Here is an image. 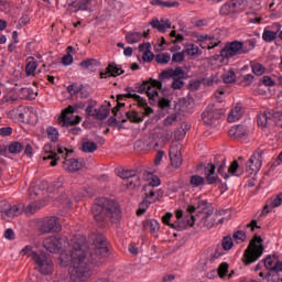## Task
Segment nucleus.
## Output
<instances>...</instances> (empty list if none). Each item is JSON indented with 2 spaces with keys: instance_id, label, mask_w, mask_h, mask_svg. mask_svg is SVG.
<instances>
[{
  "instance_id": "nucleus-51",
  "label": "nucleus",
  "mask_w": 282,
  "mask_h": 282,
  "mask_svg": "<svg viewBox=\"0 0 282 282\" xmlns=\"http://www.w3.org/2000/svg\"><path fill=\"white\" fill-rule=\"evenodd\" d=\"M251 69L256 74V76H263L265 74V66L260 63L253 64L251 66Z\"/></svg>"
},
{
  "instance_id": "nucleus-8",
  "label": "nucleus",
  "mask_w": 282,
  "mask_h": 282,
  "mask_svg": "<svg viewBox=\"0 0 282 282\" xmlns=\"http://www.w3.org/2000/svg\"><path fill=\"white\" fill-rule=\"evenodd\" d=\"M135 89L139 94H147L149 100H151V102H155L160 96L158 90L162 89V82L151 78L142 84H137Z\"/></svg>"
},
{
  "instance_id": "nucleus-49",
  "label": "nucleus",
  "mask_w": 282,
  "mask_h": 282,
  "mask_svg": "<svg viewBox=\"0 0 282 282\" xmlns=\"http://www.w3.org/2000/svg\"><path fill=\"white\" fill-rule=\"evenodd\" d=\"M39 67V64L34 61L28 62L25 66V74L26 76H34L36 69Z\"/></svg>"
},
{
  "instance_id": "nucleus-28",
  "label": "nucleus",
  "mask_w": 282,
  "mask_h": 282,
  "mask_svg": "<svg viewBox=\"0 0 282 282\" xmlns=\"http://www.w3.org/2000/svg\"><path fill=\"white\" fill-rule=\"evenodd\" d=\"M148 36H149V31H147L144 33H141V32H130V33H127L126 41L130 45H133L135 43H140V41H142V39L148 37Z\"/></svg>"
},
{
  "instance_id": "nucleus-42",
  "label": "nucleus",
  "mask_w": 282,
  "mask_h": 282,
  "mask_svg": "<svg viewBox=\"0 0 282 282\" xmlns=\"http://www.w3.org/2000/svg\"><path fill=\"white\" fill-rule=\"evenodd\" d=\"M137 174L135 170H124V169H118L117 175L121 177V180H129Z\"/></svg>"
},
{
  "instance_id": "nucleus-27",
  "label": "nucleus",
  "mask_w": 282,
  "mask_h": 282,
  "mask_svg": "<svg viewBox=\"0 0 282 282\" xmlns=\"http://www.w3.org/2000/svg\"><path fill=\"white\" fill-rule=\"evenodd\" d=\"M197 219H199V224L204 226V228L208 229L213 228V226L217 224V219H215V216H213V212L197 216Z\"/></svg>"
},
{
  "instance_id": "nucleus-43",
  "label": "nucleus",
  "mask_w": 282,
  "mask_h": 282,
  "mask_svg": "<svg viewBox=\"0 0 282 282\" xmlns=\"http://www.w3.org/2000/svg\"><path fill=\"white\" fill-rule=\"evenodd\" d=\"M278 33L274 31H270L268 29H264L262 33V39L265 41V43H272V41H276Z\"/></svg>"
},
{
  "instance_id": "nucleus-40",
  "label": "nucleus",
  "mask_w": 282,
  "mask_h": 282,
  "mask_svg": "<svg viewBox=\"0 0 282 282\" xmlns=\"http://www.w3.org/2000/svg\"><path fill=\"white\" fill-rule=\"evenodd\" d=\"M82 151L84 153H94V151H98V145L94 141H85L82 144Z\"/></svg>"
},
{
  "instance_id": "nucleus-9",
  "label": "nucleus",
  "mask_w": 282,
  "mask_h": 282,
  "mask_svg": "<svg viewBox=\"0 0 282 282\" xmlns=\"http://www.w3.org/2000/svg\"><path fill=\"white\" fill-rule=\"evenodd\" d=\"M144 198L137 210V215H144L147 213V208L164 197V189H151V187H143Z\"/></svg>"
},
{
  "instance_id": "nucleus-60",
  "label": "nucleus",
  "mask_w": 282,
  "mask_h": 282,
  "mask_svg": "<svg viewBox=\"0 0 282 282\" xmlns=\"http://www.w3.org/2000/svg\"><path fill=\"white\" fill-rule=\"evenodd\" d=\"M175 122H177V116L171 115L164 119L163 124H164V127H173V124H175Z\"/></svg>"
},
{
  "instance_id": "nucleus-26",
  "label": "nucleus",
  "mask_w": 282,
  "mask_h": 282,
  "mask_svg": "<svg viewBox=\"0 0 282 282\" xmlns=\"http://www.w3.org/2000/svg\"><path fill=\"white\" fill-rule=\"evenodd\" d=\"M144 180H145V182H148V184H145L143 186V188L150 187V191H153V188H155L162 184V181L158 177V175H155L151 172H147L144 174Z\"/></svg>"
},
{
  "instance_id": "nucleus-12",
  "label": "nucleus",
  "mask_w": 282,
  "mask_h": 282,
  "mask_svg": "<svg viewBox=\"0 0 282 282\" xmlns=\"http://www.w3.org/2000/svg\"><path fill=\"white\" fill-rule=\"evenodd\" d=\"M197 210V217H202V215H206L208 213H213L210 208L208 207V200H198L197 202V207L189 205L187 206V213H189V216H187L186 221L187 226H195V221H197V218L193 216V213Z\"/></svg>"
},
{
  "instance_id": "nucleus-48",
  "label": "nucleus",
  "mask_w": 282,
  "mask_h": 282,
  "mask_svg": "<svg viewBox=\"0 0 282 282\" xmlns=\"http://www.w3.org/2000/svg\"><path fill=\"white\" fill-rule=\"evenodd\" d=\"M145 227L149 228L152 235H155L160 230V223L155 219L148 220Z\"/></svg>"
},
{
  "instance_id": "nucleus-62",
  "label": "nucleus",
  "mask_w": 282,
  "mask_h": 282,
  "mask_svg": "<svg viewBox=\"0 0 282 282\" xmlns=\"http://www.w3.org/2000/svg\"><path fill=\"white\" fill-rule=\"evenodd\" d=\"M269 202L271 203L273 208H279V206H281L282 204V193H280L276 197L271 198Z\"/></svg>"
},
{
  "instance_id": "nucleus-57",
  "label": "nucleus",
  "mask_w": 282,
  "mask_h": 282,
  "mask_svg": "<svg viewBox=\"0 0 282 282\" xmlns=\"http://www.w3.org/2000/svg\"><path fill=\"white\" fill-rule=\"evenodd\" d=\"M173 218V214L171 213H166L163 217H162V221L163 224H165V226H171L172 228H177V223L171 224V219Z\"/></svg>"
},
{
  "instance_id": "nucleus-52",
  "label": "nucleus",
  "mask_w": 282,
  "mask_h": 282,
  "mask_svg": "<svg viewBox=\"0 0 282 282\" xmlns=\"http://www.w3.org/2000/svg\"><path fill=\"white\" fill-rule=\"evenodd\" d=\"M22 94L24 95L23 98L26 100H35L36 93L32 88H22Z\"/></svg>"
},
{
  "instance_id": "nucleus-50",
  "label": "nucleus",
  "mask_w": 282,
  "mask_h": 282,
  "mask_svg": "<svg viewBox=\"0 0 282 282\" xmlns=\"http://www.w3.org/2000/svg\"><path fill=\"white\" fill-rule=\"evenodd\" d=\"M127 118L128 120H130V122H135V123L144 122V117L138 116L137 111L127 112Z\"/></svg>"
},
{
  "instance_id": "nucleus-30",
  "label": "nucleus",
  "mask_w": 282,
  "mask_h": 282,
  "mask_svg": "<svg viewBox=\"0 0 282 282\" xmlns=\"http://www.w3.org/2000/svg\"><path fill=\"white\" fill-rule=\"evenodd\" d=\"M241 116H243V110L241 109V106L237 105L234 109H231L227 120L228 122H237V120L241 119Z\"/></svg>"
},
{
  "instance_id": "nucleus-16",
  "label": "nucleus",
  "mask_w": 282,
  "mask_h": 282,
  "mask_svg": "<svg viewBox=\"0 0 282 282\" xmlns=\"http://www.w3.org/2000/svg\"><path fill=\"white\" fill-rule=\"evenodd\" d=\"M96 3H98V0H79L77 2H73L69 6V10L70 12H94Z\"/></svg>"
},
{
  "instance_id": "nucleus-14",
  "label": "nucleus",
  "mask_w": 282,
  "mask_h": 282,
  "mask_svg": "<svg viewBox=\"0 0 282 282\" xmlns=\"http://www.w3.org/2000/svg\"><path fill=\"white\" fill-rule=\"evenodd\" d=\"M246 10V0H231L220 8V14L224 17H232Z\"/></svg>"
},
{
  "instance_id": "nucleus-64",
  "label": "nucleus",
  "mask_w": 282,
  "mask_h": 282,
  "mask_svg": "<svg viewBox=\"0 0 282 282\" xmlns=\"http://www.w3.org/2000/svg\"><path fill=\"white\" fill-rule=\"evenodd\" d=\"M267 278H268V282H281L282 281L279 273H272L270 271L267 274Z\"/></svg>"
},
{
  "instance_id": "nucleus-5",
  "label": "nucleus",
  "mask_w": 282,
  "mask_h": 282,
  "mask_svg": "<svg viewBox=\"0 0 282 282\" xmlns=\"http://www.w3.org/2000/svg\"><path fill=\"white\" fill-rule=\"evenodd\" d=\"M262 243H263V239H261V237H259V236H256L250 241L249 246L245 250L243 258H242L245 265H250V264L259 261V259H261V257L263 256V245Z\"/></svg>"
},
{
  "instance_id": "nucleus-23",
  "label": "nucleus",
  "mask_w": 282,
  "mask_h": 282,
  "mask_svg": "<svg viewBox=\"0 0 282 282\" xmlns=\"http://www.w3.org/2000/svg\"><path fill=\"white\" fill-rule=\"evenodd\" d=\"M197 41L202 47V50H213L217 47L218 43L215 42V37L208 35H199Z\"/></svg>"
},
{
  "instance_id": "nucleus-25",
  "label": "nucleus",
  "mask_w": 282,
  "mask_h": 282,
  "mask_svg": "<svg viewBox=\"0 0 282 282\" xmlns=\"http://www.w3.org/2000/svg\"><path fill=\"white\" fill-rule=\"evenodd\" d=\"M215 170L216 166L213 163H209L205 166V180L207 184H217V180H219V176H217Z\"/></svg>"
},
{
  "instance_id": "nucleus-4",
  "label": "nucleus",
  "mask_w": 282,
  "mask_h": 282,
  "mask_svg": "<svg viewBox=\"0 0 282 282\" xmlns=\"http://www.w3.org/2000/svg\"><path fill=\"white\" fill-rule=\"evenodd\" d=\"M254 47H257V40L254 39L247 40L245 42H227L225 46L221 48L219 56L220 58H223V61H230V58H235V56L250 54V52H252Z\"/></svg>"
},
{
  "instance_id": "nucleus-58",
  "label": "nucleus",
  "mask_w": 282,
  "mask_h": 282,
  "mask_svg": "<svg viewBox=\"0 0 282 282\" xmlns=\"http://www.w3.org/2000/svg\"><path fill=\"white\" fill-rule=\"evenodd\" d=\"M227 273H228V263L221 262L218 267V276L220 279H224V276H226Z\"/></svg>"
},
{
  "instance_id": "nucleus-45",
  "label": "nucleus",
  "mask_w": 282,
  "mask_h": 282,
  "mask_svg": "<svg viewBox=\"0 0 282 282\" xmlns=\"http://www.w3.org/2000/svg\"><path fill=\"white\" fill-rule=\"evenodd\" d=\"M156 63L160 65H166L171 63V54L170 53H160L155 56Z\"/></svg>"
},
{
  "instance_id": "nucleus-41",
  "label": "nucleus",
  "mask_w": 282,
  "mask_h": 282,
  "mask_svg": "<svg viewBox=\"0 0 282 282\" xmlns=\"http://www.w3.org/2000/svg\"><path fill=\"white\" fill-rule=\"evenodd\" d=\"M67 54L62 57V64L65 65V67L72 65L74 63V56L72 55V52H74L73 46H68L66 48Z\"/></svg>"
},
{
  "instance_id": "nucleus-55",
  "label": "nucleus",
  "mask_w": 282,
  "mask_h": 282,
  "mask_svg": "<svg viewBox=\"0 0 282 282\" xmlns=\"http://www.w3.org/2000/svg\"><path fill=\"white\" fill-rule=\"evenodd\" d=\"M217 171L219 175L224 177V180H228V177H230V174L226 172V160H223V162L218 165Z\"/></svg>"
},
{
  "instance_id": "nucleus-22",
  "label": "nucleus",
  "mask_w": 282,
  "mask_h": 282,
  "mask_svg": "<svg viewBox=\"0 0 282 282\" xmlns=\"http://www.w3.org/2000/svg\"><path fill=\"white\" fill-rule=\"evenodd\" d=\"M63 169L68 173H76V171H80L83 169V162L76 159H68V160L66 159L63 162Z\"/></svg>"
},
{
  "instance_id": "nucleus-59",
  "label": "nucleus",
  "mask_w": 282,
  "mask_h": 282,
  "mask_svg": "<svg viewBox=\"0 0 282 282\" xmlns=\"http://www.w3.org/2000/svg\"><path fill=\"white\" fill-rule=\"evenodd\" d=\"M30 23V15L24 14L20 18L19 23L17 24V29L21 30V28H25Z\"/></svg>"
},
{
  "instance_id": "nucleus-44",
  "label": "nucleus",
  "mask_w": 282,
  "mask_h": 282,
  "mask_svg": "<svg viewBox=\"0 0 282 282\" xmlns=\"http://www.w3.org/2000/svg\"><path fill=\"white\" fill-rule=\"evenodd\" d=\"M223 80L227 85L235 83V80H237V75H235V70L229 69V70L225 72V74L223 75Z\"/></svg>"
},
{
  "instance_id": "nucleus-33",
  "label": "nucleus",
  "mask_w": 282,
  "mask_h": 282,
  "mask_svg": "<svg viewBox=\"0 0 282 282\" xmlns=\"http://www.w3.org/2000/svg\"><path fill=\"white\" fill-rule=\"evenodd\" d=\"M228 173L235 177H241L243 175V167L239 166V161H234L228 169Z\"/></svg>"
},
{
  "instance_id": "nucleus-32",
  "label": "nucleus",
  "mask_w": 282,
  "mask_h": 282,
  "mask_svg": "<svg viewBox=\"0 0 282 282\" xmlns=\"http://www.w3.org/2000/svg\"><path fill=\"white\" fill-rule=\"evenodd\" d=\"M21 96L15 88L10 89L2 98V102H10L11 105L17 102Z\"/></svg>"
},
{
  "instance_id": "nucleus-13",
  "label": "nucleus",
  "mask_w": 282,
  "mask_h": 282,
  "mask_svg": "<svg viewBox=\"0 0 282 282\" xmlns=\"http://www.w3.org/2000/svg\"><path fill=\"white\" fill-rule=\"evenodd\" d=\"M224 113H226V109L220 108L219 104H213L207 106L206 110L202 113V118L205 124H213V122L219 120Z\"/></svg>"
},
{
  "instance_id": "nucleus-10",
  "label": "nucleus",
  "mask_w": 282,
  "mask_h": 282,
  "mask_svg": "<svg viewBox=\"0 0 282 282\" xmlns=\"http://www.w3.org/2000/svg\"><path fill=\"white\" fill-rule=\"evenodd\" d=\"M23 204H12L8 200L0 202V213L2 219H14L23 214Z\"/></svg>"
},
{
  "instance_id": "nucleus-7",
  "label": "nucleus",
  "mask_w": 282,
  "mask_h": 282,
  "mask_svg": "<svg viewBox=\"0 0 282 282\" xmlns=\"http://www.w3.org/2000/svg\"><path fill=\"white\" fill-rule=\"evenodd\" d=\"M37 230L41 235H52L54 232H61L63 226L61 219L56 216H46L39 220Z\"/></svg>"
},
{
  "instance_id": "nucleus-2",
  "label": "nucleus",
  "mask_w": 282,
  "mask_h": 282,
  "mask_svg": "<svg viewBox=\"0 0 282 282\" xmlns=\"http://www.w3.org/2000/svg\"><path fill=\"white\" fill-rule=\"evenodd\" d=\"M22 257L32 259L35 265V270L44 276H50L54 272V261L43 252L34 250V247L28 245L21 251Z\"/></svg>"
},
{
  "instance_id": "nucleus-39",
  "label": "nucleus",
  "mask_w": 282,
  "mask_h": 282,
  "mask_svg": "<svg viewBox=\"0 0 282 282\" xmlns=\"http://www.w3.org/2000/svg\"><path fill=\"white\" fill-rule=\"evenodd\" d=\"M109 117V109H107L105 106H101L97 109H95V117L96 120H105Z\"/></svg>"
},
{
  "instance_id": "nucleus-61",
  "label": "nucleus",
  "mask_w": 282,
  "mask_h": 282,
  "mask_svg": "<svg viewBox=\"0 0 282 282\" xmlns=\"http://www.w3.org/2000/svg\"><path fill=\"white\" fill-rule=\"evenodd\" d=\"M264 268H267V270H269V272H272V268H274V257L268 256L264 259Z\"/></svg>"
},
{
  "instance_id": "nucleus-37",
  "label": "nucleus",
  "mask_w": 282,
  "mask_h": 282,
  "mask_svg": "<svg viewBox=\"0 0 282 282\" xmlns=\"http://www.w3.org/2000/svg\"><path fill=\"white\" fill-rule=\"evenodd\" d=\"M259 10H261V8H257L254 9V11H248L247 12V17H248V21L250 23H253L256 25H260L261 21H263V19L261 17L257 15V12H259Z\"/></svg>"
},
{
  "instance_id": "nucleus-31",
  "label": "nucleus",
  "mask_w": 282,
  "mask_h": 282,
  "mask_svg": "<svg viewBox=\"0 0 282 282\" xmlns=\"http://www.w3.org/2000/svg\"><path fill=\"white\" fill-rule=\"evenodd\" d=\"M183 51L187 56H202V48L193 43L185 44V48Z\"/></svg>"
},
{
  "instance_id": "nucleus-35",
  "label": "nucleus",
  "mask_w": 282,
  "mask_h": 282,
  "mask_svg": "<svg viewBox=\"0 0 282 282\" xmlns=\"http://www.w3.org/2000/svg\"><path fill=\"white\" fill-rule=\"evenodd\" d=\"M205 183H206V178H204V176H200L198 174H194L189 178V184L192 188H199V186H204Z\"/></svg>"
},
{
  "instance_id": "nucleus-24",
  "label": "nucleus",
  "mask_w": 282,
  "mask_h": 282,
  "mask_svg": "<svg viewBox=\"0 0 282 282\" xmlns=\"http://www.w3.org/2000/svg\"><path fill=\"white\" fill-rule=\"evenodd\" d=\"M228 134L230 138L241 140V138H246V135H248V127L242 124L235 126L228 131Z\"/></svg>"
},
{
  "instance_id": "nucleus-38",
  "label": "nucleus",
  "mask_w": 282,
  "mask_h": 282,
  "mask_svg": "<svg viewBox=\"0 0 282 282\" xmlns=\"http://www.w3.org/2000/svg\"><path fill=\"white\" fill-rule=\"evenodd\" d=\"M141 181L138 174H134L132 177L126 180L124 185L127 188H138L140 186Z\"/></svg>"
},
{
  "instance_id": "nucleus-19",
  "label": "nucleus",
  "mask_w": 282,
  "mask_h": 282,
  "mask_svg": "<svg viewBox=\"0 0 282 282\" xmlns=\"http://www.w3.org/2000/svg\"><path fill=\"white\" fill-rule=\"evenodd\" d=\"M170 160L174 169H180L182 166V151L180 145L172 144L170 148Z\"/></svg>"
},
{
  "instance_id": "nucleus-1",
  "label": "nucleus",
  "mask_w": 282,
  "mask_h": 282,
  "mask_svg": "<svg viewBox=\"0 0 282 282\" xmlns=\"http://www.w3.org/2000/svg\"><path fill=\"white\" fill-rule=\"evenodd\" d=\"M43 246L47 252L59 254V265L67 268L69 261L73 263V269L69 274V282H87L96 268L102 265V259L109 254L107 242L100 240L95 242L90 248L85 243L74 242L73 250L69 256L67 248H69V239L65 236H50L43 241Z\"/></svg>"
},
{
  "instance_id": "nucleus-54",
  "label": "nucleus",
  "mask_w": 282,
  "mask_h": 282,
  "mask_svg": "<svg viewBox=\"0 0 282 282\" xmlns=\"http://www.w3.org/2000/svg\"><path fill=\"white\" fill-rule=\"evenodd\" d=\"M184 50L182 52L174 53L171 58L172 63H184V58H186Z\"/></svg>"
},
{
  "instance_id": "nucleus-21",
  "label": "nucleus",
  "mask_w": 282,
  "mask_h": 282,
  "mask_svg": "<svg viewBox=\"0 0 282 282\" xmlns=\"http://www.w3.org/2000/svg\"><path fill=\"white\" fill-rule=\"evenodd\" d=\"M150 25L154 29L158 30V32H165L167 30H171V20L166 18H161L160 20L153 19L150 22Z\"/></svg>"
},
{
  "instance_id": "nucleus-36",
  "label": "nucleus",
  "mask_w": 282,
  "mask_h": 282,
  "mask_svg": "<svg viewBox=\"0 0 282 282\" xmlns=\"http://www.w3.org/2000/svg\"><path fill=\"white\" fill-rule=\"evenodd\" d=\"M124 91L127 94L118 95L117 100H126V98H132L133 100H135L140 96L135 94V89H133L132 87H126Z\"/></svg>"
},
{
  "instance_id": "nucleus-29",
  "label": "nucleus",
  "mask_w": 282,
  "mask_h": 282,
  "mask_svg": "<svg viewBox=\"0 0 282 282\" xmlns=\"http://www.w3.org/2000/svg\"><path fill=\"white\" fill-rule=\"evenodd\" d=\"M20 118L23 120V122H28L29 124H36V112L30 108L24 109V111L20 113Z\"/></svg>"
},
{
  "instance_id": "nucleus-17",
  "label": "nucleus",
  "mask_w": 282,
  "mask_h": 282,
  "mask_svg": "<svg viewBox=\"0 0 282 282\" xmlns=\"http://www.w3.org/2000/svg\"><path fill=\"white\" fill-rule=\"evenodd\" d=\"M261 166H263L261 154L259 152H254L247 162V172L250 175H257V173L261 171Z\"/></svg>"
},
{
  "instance_id": "nucleus-56",
  "label": "nucleus",
  "mask_w": 282,
  "mask_h": 282,
  "mask_svg": "<svg viewBox=\"0 0 282 282\" xmlns=\"http://www.w3.org/2000/svg\"><path fill=\"white\" fill-rule=\"evenodd\" d=\"M203 83L204 85H207V87H213V85L219 83V77H217V75H212L210 77L203 79Z\"/></svg>"
},
{
  "instance_id": "nucleus-3",
  "label": "nucleus",
  "mask_w": 282,
  "mask_h": 282,
  "mask_svg": "<svg viewBox=\"0 0 282 282\" xmlns=\"http://www.w3.org/2000/svg\"><path fill=\"white\" fill-rule=\"evenodd\" d=\"M91 213L98 224L105 221L106 216L110 219H120V205L116 200L98 198L91 207Z\"/></svg>"
},
{
  "instance_id": "nucleus-46",
  "label": "nucleus",
  "mask_w": 282,
  "mask_h": 282,
  "mask_svg": "<svg viewBox=\"0 0 282 282\" xmlns=\"http://www.w3.org/2000/svg\"><path fill=\"white\" fill-rule=\"evenodd\" d=\"M41 208V205L36 202L30 203L26 207L23 208L25 215L30 216V215H34V213H36V210H39Z\"/></svg>"
},
{
  "instance_id": "nucleus-20",
  "label": "nucleus",
  "mask_w": 282,
  "mask_h": 282,
  "mask_svg": "<svg viewBox=\"0 0 282 282\" xmlns=\"http://www.w3.org/2000/svg\"><path fill=\"white\" fill-rule=\"evenodd\" d=\"M160 78L163 80L169 78H173V80L182 79L184 78V69H182V67L180 66L176 67L175 69L173 68L165 69L160 74Z\"/></svg>"
},
{
  "instance_id": "nucleus-15",
  "label": "nucleus",
  "mask_w": 282,
  "mask_h": 282,
  "mask_svg": "<svg viewBox=\"0 0 282 282\" xmlns=\"http://www.w3.org/2000/svg\"><path fill=\"white\" fill-rule=\"evenodd\" d=\"M278 118H281V115L279 112H274V110H264L263 112L258 115V127H261V129H265L267 127H270L274 120H278Z\"/></svg>"
},
{
  "instance_id": "nucleus-18",
  "label": "nucleus",
  "mask_w": 282,
  "mask_h": 282,
  "mask_svg": "<svg viewBox=\"0 0 282 282\" xmlns=\"http://www.w3.org/2000/svg\"><path fill=\"white\" fill-rule=\"evenodd\" d=\"M121 74H124L122 66L111 62L106 70L100 73V78H111V76L116 78V76H121Z\"/></svg>"
},
{
  "instance_id": "nucleus-63",
  "label": "nucleus",
  "mask_w": 282,
  "mask_h": 282,
  "mask_svg": "<svg viewBox=\"0 0 282 282\" xmlns=\"http://www.w3.org/2000/svg\"><path fill=\"white\" fill-rule=\"evenodd\" d=\"M234 239H236L237 243H243L246 241V234L243 231H237L234 234Z\"/></svg>"
},
{
  "instance_id": "nucleus-47",
  "label": "nucleus",
  "mask_w": 282,
  "mask_h": 282,
  "mask_svg": "<svg viewBox=\"0 0 282 282\" xmlns=\"http://www.w3.org/2000/svg\"><path fill=\"white\" fill-rule=\"evenodd\" d=\"M8 149H9V153L17 154V153H21V151H23V145L19 141H13L9 144Z\"/></svg>"
},
{
  "instance_id": "nucleus-34",
  "label": "nucleus",
  "mask_w": 282,
  "mask_h": 282,
  "mask_svg": "<svg viewBox=\"0 0 282 282\" xmlns=\"http://www.w3.org/2000/svg\"><path fill=\"white\" fill-rule=\"evenodd\" d=\"M46 135L51 142H58V138H61L58 129H56L54 126H48L46 128Z\"/></svg>"
},
{
  "instance_id": "nucleus-53",
  "label": "nucleus",
  "mask_w": 282,
  "mask_h": 282,
  "mask_svg": "<svg viewBox=\"0 0 282 282\" xmlns=\"http://www.w3.org/2000/svg\"><path fill=\"white\" fill-rule=\"evenodd\" d=\"M232 246H235V242L232 241V237L226 236L223 238L221 247L224 250H231Z\"/></svg>"
},
{
  "instance_id": "nucleus-11",
  "label": "nucleus",
  "mask_w": 282,
  "mask_h": 282,
  "mask_svg": "<svg viewBox=\"0 0 282 282\" xmlns=\"http://www.w3.org/2000/svg\"><path fill=\"white\" fill-rule=\"evenodd\" d=\"M72 113H76V108L74 106L65 108L57 119L58 124L61 127H76V124H80V116L74 117Z\"/></svg>"
},
{
  "instance_id": "nucleus-6",
  "label": "nucleus",
  "mask_w": 282,
  "mask_h": 282,
  "mask_svg": "<svg viewBox=\"0 0 282 282\" xmlns=\"http://www.w3.org/2000/svg\"><path fill=\"white\" fill-rule=\"evenodd\" d=\"M67 153H69V151L61 144L57 145L56 150L52 149V144H45L43 148L42 160L45 164H50V166H56L58 160H61L58 155L67 158Z\"/></svg>"
}]
</instances>
